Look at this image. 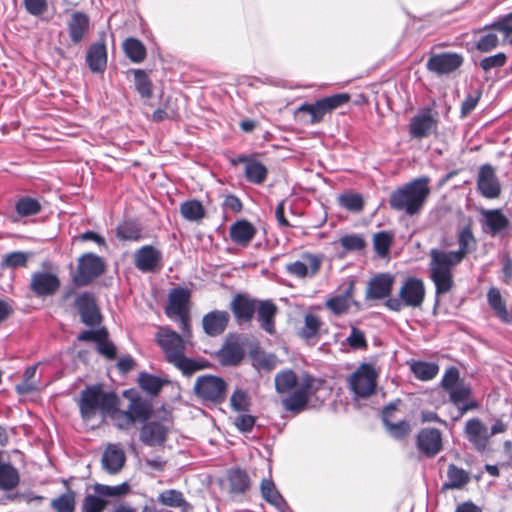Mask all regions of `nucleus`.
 Returning <instances> with one entry per match:
<instances>
[{
  "mask_svg": "<svg viewBox=\"0 0 512 512\" xmlns=\"http://www.w3.org/2000/svg\"><path fill=\"white\" fill-rule=\"evenodd\" d=\"M275 389L279 394L291 392L282 399V405L286 411L294 414L306 408H317L325 400L324 381L309 374L303 375L298 381L295 372L290 369L275 375Z\"/></svg>",
  "mask_w": 512,
  "mask_h": 512,
  "instance_id": "nucleus-1",
  "label": "nucleus"
},
{
  "mask_svg": "<svg viewBox=\"0 0 512 512\" xmlns=\"http://www.w3.org/2000/svg\"><path fill=\"white\" fill-rule=\"evenodd\" d=\"M457 243L458 249L454 251L433 248L429 252V273L435 285L436 296L447 294L452 290L454 267L477 247V241L470 226H465L458 232Z\"/></svg>",
  "mask_w": 512,
  "mask_h": 512,
  "instance_id": "nucleus-2",
  "label": "nucleus"
},
{
  "mask_svg": "<svg viewBox=\"0 0 512 512\" xmlns=\"http://www.w3.org/2000/svg\"><path fill=\"white\" fill-rule=\"evenodd\" d=\"M429 183V177L422 176L398 187L389 196L390 208L411 217L418 215L430 195Z\"/></svg>",
  "mask_w": 512,
  "mask_h": 512,
  "instance_id": "nucleus-3",
  "label": "nucleus"
},
{
  "mask_svg": "<svg viewBox=\"0 0 512 512\" xmlns=\"http://www.w3.org/2000/svg\"><path fill=\"white\" fill-rule=\"evenodd\" d=\"M155 341L162 349L166 360L175 365L185 376H191L201 369L193 359L187 358L183 338L168 327H160L155 335Z\"/></svg>",
  "mask_w": 512,
  "mask_h": 512,
  "instance_id": "nucleus-4",
  "label": "nucleus"
},
{
  "mask_svg": "<svg viewBox=\"0 0 512 512\" xmlns=\"http://www.w3.org/2000/svg\"><path fill=\"white\" fill-rule=\"evenodd\" d=\"M118 397L112 392H105L100 385L86 387L80 394L79 409L81 417L89 421L97 412L103 416L117 409Z\"/></svg>",
  "mask_w": 512,
  "mask_h": 512,
  "instance_id": "nucleus-5",
  "label": "nucleus"
},
{
  "mask_svg": "<svg viewBox=\"0 0 512 512\" xmlns=\"http://www.w3.org/2000/svg\"><path fill=\"white\" fill-rule=\"evenodd\" d=\"M425 285L417 277L406 278L398 292V298L386 299L384 305L391 311L400 312L403 308H420L425 299Z\"/></svg>",
  "mask_w": 512,
  "mask_h": 512,
  "instance_id": "nucleus-6",
  "label": "nucleus"
},
{
  "mask_svg": "<svg viewBox=\"0 0 512 512\" xmlns=\"http://www.w3.org/2000/svg\"><path fill=\"white\" fill-rule=\"evenodd\" d=\"M349 99L350 96L347 93L334 94L311 104L305 103L298 108V112L307 113L310 116V123L316 124L322 121L327 113L346 104Z\"/></svg>",
  "mask_w": 512,
  "mask_h": 512,
  "instance_id": "nucleus-7",
  "label": "nucleus"
},
{
  "mask_svg": "<svg viewBox=\"0 0 512 512\" xmlns=\"http://www.w3.org/2000/svg\"><path fill=\"white\" fill-rule=\"evenodd\" d=\"M227 384L217 376H199L194 385L195 394L206 402L221 403L225 400Z\"/></svg>",
  "mask_w": 512,
  "mask_h": 512,
  "instance_id": "nucleus-8",
  "label": "nucleus"
},
{
  "mask_svg": "<svg viewBox=\"0 0 512 512\" xmlns=\"http://www.w3.org/2000/svg\"><path fill=\"white\" fill-rule=\"evenodd\" d=\"M105 270V264L101 257L87 253L78 260L77 272L73 281L77 286H86L95 278L99 277Z\"/></svg>",
  "mask_w": 512,
  "mask_h": 512,
  "instance_id": "nucleus-9",
  "label": "nucleus"
},
{
  "mask_svg": "<svg viewBox=\"0 0 512 512\" xmlns=\"http://www.w3.org/2000/svg\"><path fill=\"white\" fill-rule=\"evenodd\" d=\"M377 373L370 364H362L350 377V389L358 397L366 398L374 393Z\"/></svg>",
  "mask_w": 512,
  "mask_h": 512,
  "instance_id": "nucleus-10",
  "label": "nucleus"
},
{
  "mask_svg": "<svg viewBox=\"0 0 512 512\" xmlns=\"http://www.w3.org/2000/svg\"><path fill=\"white\" fill-rule=\"evenodd\" d=\"M416 446L420 453L432 458L443 448L442 433L437 428H423L417 434Z\"/></svg>",
  "mask_w": 512,
  "mask_h": 512,
  "instance_id": "nucleus-11",
  "label": "nucleus"
},
{
  "mask_svg": "<svg viewBox=\"0 0 512 512\" xmlns=\"http://www.w3.org/2000/svg\"><path fill=\"white\" fill-rule=\"evenodd\" d=\"M437 127V119L431 114L430 109H425L411 118L409 133L414 139H423L435 132Z\"/></svg>",
  "mask_w": 512,
  "mask_h": 512,
  "instance_id": "nucleus-12",
  "label": "nucleus"
},
{
  "mask_svg": "<svg viewBox=\"0 0 512 512\" xmlns=\"http://www.w3.org/2000/svg\"><path fill=\"white\" fill-rule=\"evenodd\" d=\"M477 187L480 194L488 199L497 198L501 187L494 168L490 164H484L479 168Z\"/></svg>",
  "mask_w": 512,
  "mask_h": 512,
  "instance_id": "nucleus-13",
  "label": "nucleus"
},
{
  "mask_svg": "<svg viewBox=\"0 0 512 512\" xmlns=\"http://www.w3.org/2000/svg\"><path fill=\"white\" fill-rule=\"evenodd\" d=\"M395 277L390 273H379L372 277L367 285L365 297L368 300L390 298Z\"/></svg>",
  "mask_w": 512,
  "mask_h": 512,
  "instance_id": "nucleus-14",
  "label": "nucleus"
},
{
  "mask_svg": "<svg viewBox=\"0 0 512 512\" xmlns=\"http://www.w3.org/2000/svg\"><path fill=\"white\" fill-rule=\"evenodd\" d=\"M258 300L247 294H236L230 302V309L238 324L249 323L254 317Z\"/></svg>",
  "mask_w": 512,
  "mask_h": 512,
  "instance_id": "nucleus-15",
  "label": "nucleus"
},
{
  "mask_svg": "<svg viewBox=\"0 0 512 512\" xmlns=\"http://www.w3.org/2000/svg\"><path fill=\"white\" fill-rule=\"evenodd\" d=\"M321 262L322 260L319 256L304 253L300 260L287 264L286 271L297 278L313 277L318 273Z\"/></svg>",
  "mask_w": 512,
  "mask_h": 512,
  "instance_id": "nucleus-16",
  "label": "nucleus"
},
{
  "mask_svg": "<svg viewBox=\"0 0 512 512\" xmlns=\"http://www.w3.org/2000/svg\"><path fill=\"white\" fill-rule=\"evenodd\" d=\"M67 29L72 44H80L86 39L90 30L89 16L84 12L74 11L67 22Z\"/></svg>",
  "mask_w": 512,
  "mask_h": 512,
  "instance_id": "nucleus-17",
  "label": "nucleus"
},
{
  "mask_svg": "<svg viewBox=\"0 0 512 512\" xmlns=\"http://www.w3.org/2000/svg\"><path fill=\"white\" fill-rule=\"evenodd\" d=\"M162 253L151 245L138 249L134 254V265L142 272H152L160 267Z\"/></svg>",
  "mask_w": 512,
  "mask_h": 512,
  "instance_id": "nucleus-18",
  "label": "nucleus"
},
{
  "mask_svg": "<svg viewBox=\"0 0 512 512\" xmlns=\"http://www.w3.org/2000/svg\"><path fill=\"white\" fill-rule=\"evenodd\" d=\"M169 426L161 421H150L143 425L140 440L147 446H160L167 438Z\"/></svg>",
  "mask_w": 512,
  "mask_h": 512,
  "instance_id": "nucleus-19",
  "label": "nucleus"
},
{
  "mask_svg": "<svg viewBox=\"0 0 512 512\" xmlns=\"http://www.w3.org/2000/svg\"><path fill=\"white\" fill-rule=\"evenodd\" d=\"M190 297L191 292L187 288L177 287L171 289L168 294V302L165 308V314L169 318H173L175 315L189 312L188 303Z\"/></svg>",
  "mask_w": 512,
  "mask_h": 512,
  "instance_id": "nucleus-20",
  "label": "nucleus"
},
{
  "mask_svg": "<svg viewBox=\"0 0 512 512\" xmlns=\"http://www.w3.org/2000/svg\"><path fill=\"white\" fill-rule=\"evenodd\" d=\"M60 287L58 277L49 272H36L32 275L30 289L39 297L53 295Z\"/></svg>",
  "mask_w": 512,
  "mask_h": 512,
  "instance_id": "nucleus-21",
  "label": "nucleus"
},
{
  "mask_svg": "<svg viewBox=\"0 0 512 512\" xmlns=\"http://www.w3.org/2000/svg\"><path fill=\"white\" fill-rule=\"evenodd\" d=\"M75 305L81 317V321L87 326H95L100 323L101 316L94 298L89 293H83L75 300Z\"/></svg>",
  "mask_w": 512,
  "mask_h": 512,
  "instance_id": "nucleus-22",
  "label": "nucleus"
},
{
  "mask_svg": "<svg viewBox=\"0 0 512 512\" xmlns=\"http://www.w3.org/2000/svg\"><path fill=\"white\" fill-rule=\"evenodd\" d=\"M463 63V57L456 53L435 55L428 60L427 67L438 74H448L458 69Z\"/></svg>",
  "mask_w": 512,
  "mask_h": 512,
  "instance_id": "nucleus-23",
  "label": "nucleus"
},
{
  "mask_svg": "<svg viewBox=\"0 0 512 512\" xmlns=\"http://www.w3.org/2000/svg\"><path fill=\"white\" fill-rule=\"evenodd\" d=\"M152 414L151 404L142 398H133L126 411H121L125 425L131 426L136 421L145 422Z\"/></svg>",
  "mask_w": 512,
  "mask_h": 512,
  "instance_id": "nucleus-24",
  "label": "nucleus"
},
{
  "mask_svg": "<svg viewBox=\"0 0 512 512\" xmlns=\"http://www.w3.org/2000/svg\"><path fill=\"white\" fill-rule=\"evenodd\" d=\"M230 316L227 311L213 310L202 318L204 332L209 336H218L226 329Z\"/></svg>",
  "mask_w": 512,
  "mask_h": 512,
  "instance_id": "nucleus-25",
  "label": "nucleus"
},
{
  "mask_svg": "<svg viewBox=\"0 0 512 512\" xmlns=\"http://www.w3.org/2000/svg\"><path fill=\"white\" fill-rule=\"evenodd\" d=\"M277 306L271 300H258L256 307L260 328L270 335L275 333V316Z\"/></svg>",
  "mask_w": 512,
  "mask_h": 512,
  "instance_id": "nucleus-26",
  "label": "nucleus"
},
{
  "mask_svg": "<svg viewBox=\"0 0 512 512\" xmlns=\"http://www.w3.org/2000/svg\"><path fill=\"white\" fill-rule=\"evenodd\" d=\"M465 433L468 440L477 450L482 451L487 447L489 431L481 420L474 418L467 421L465 425Z\"/></svg>",
  "mask_w": 512,
  "mask_h": 512,
  "instance_id": "nucleus-27",
  "label": "nucleus"
},
{
  "mask_svg": "<svg viewBox=\"0 0 512 512\" xmlns=\"http://www.w3.org/2000/svg\"><path fill=\"white\" fill-rule=\"evenodd\" d=\"M86 63L93 73H103L107 67V49L103 41L91 44L86 53Z\"/></svg>",
  "mask_w": 512,
  "mask_h": 512,
  "instance_id": "nucleus-28",
  "label": "nucleus"
},
{
  "mask_svg": "<svg viewBox=\"0 0 512 512\" xmlns=\"http://www.w3.org/2000/svg\"><path fill=\"white\" fill-rule=\"evenodd\" d=\"M126 457L119 444H109L102 455V466L110 474L118 473L124 466Z\"/></svg>",
  "mask_w": 512,
  "mask_h": 512,
  "instance_id": "nucleus-29",
  "label": "nucleus"
},
{
  "mask_svg": "<svg viewBox=\"0 0 512 512\" xmlns=\"http://www.w3.org/2000/svg\"><path fill=\"white\" fill-rule=\"evenodd\" d=\"M484 231L491 235L502 232L509 226V220L499 209L483 210Z\"/></svg>",
  "mask_w": 512,
  "mask_h": 512,
  "instance_id": "nucleus-30",
  "label": "nucleus"
},
{
  "mask_svg": "<svg viewBox=\"0 0 512 512\" xmlns=\"http://www.w3.org/2000/svg\"><path fill=\"white\" fill-rule=\"evenodd\" d=\"M262 497L279 512H287L289 506L271 479H263L260 485Z\"/></svg>",
  "mask_w": 512,
  "mask_h": 512,
  "instance_id": "nucleus-31",
  "label": "nucleus"
},
{
  "mask_svg": "<svg viewBox=\"0 0 512 512\" xmlns=\"http://www.w3.org/2000/svg\"><path fill=\"white\" fill-rule=\"evenodd\" d=\"M256 234L255 227L246 220L236 221L230 227L231 240L240 246H247Z\"/></svg>",
  "mask_w": 512,
  "mask_h": 512,
  "instance_id": "nucleus-32",
  "label": "nucleus"
},
{
  "mask_svg": "<svg viewBox=\"0 0 512 512\" xmlns=\"http://www.w3.org/2000/svg\"><path fill=\"white\" fill-rule=\"evenodd\" d=\"M19 482L20 476L17 469L10 462L3 460V453L0 451V489L13 490Z\"/></svg>",
  "mask_w": 512,
  "mask_h": 512,
  "instance_id": "nucleus-33",
  "label": "nucleus"
},
{
  "mask_svg": "<svg viewBox=\"0 0 512 512\" xmlns=\"http://www.w3.org/2000/svg\"><path fill=\"white\" fill-rule=\"evenodd\" d=\"M471 388L469 385L464 382H460L458 386L452 389L449 392L450 401L455 405L463 404L460 407L461 414L466 413L469 410L477 408V403L475 401H468L471 396Z\"/></svg>",
  "mask_w": 512,
  "mask_h": 512,
  "instance_id": "nucleus-34",
  "label": "nucleus"
},
{
  "mask_svg": "<svg viewBox=\"0 0 512 512\" xmlns=\"http://www.w3.org/2000/svg\"><path fill=\"white\" fill-rule=\"evenodd\" d=\"M158 502L162 505L180 508L181 512H192L193 506L187 502L183 493L176 489H168L161 492L157 498Z\"/></svg>",
  "mask_w": 512,
  "mask_h": 512,
  "instance_id": "nucleus-35",
  "label": "nucleus"
},
{
  "mask_svg": "<svg viewBox=\"0 0 512 512\" xmlns=\"http://www.w3.org/2000/svg\"><path fill=\"white\" fill-rule=\"evenodd\" d=\"M353 284H350L342 294L336 295L326 301V307L336 315H341L350 308L353 297Z\"/></svg>",
  "mask_w": 512,
  "mask_h": 512,
  "instance_id": "nucleus-36",
  "label": "nucleus"
},
{
  "mask_svg": "<svg viewBox=\"0 0 512 512\" xmlns=\"http://www.w3.org/2000/svg\"><path fill=\"white\" fill-rule=\"evenodd\" d=\"M321 327L320 318L313 313H307L304 316V324L299 330V336L307 342H315L319 337Z\"/></svg>",
  "mask_w": 512,
  "mask_h": 512,
  "instance_id": "nucleus-37",
  "label": "nucleus"
},
{
  "mask_svg": "<svg viewBox=\"0 0 512 512\" xmlns=\"http://www.w3.org/2000/svg\"><path fill=\"white\" fill-rule=\"evenodd\" d=\"M447 479V482L443 484V489H461L470 481V474L466 470L450 464L447 469Z\"/></svg>",
  "mask_w": 512,
  "mask_h": 512,
  "instance_id": "nucleus-38",
  "label": "nucleus"
},
{
  "mask_svg": "<svg viewBox=\"0 0 512 512\" xmlns=\"http://www.w3.org/2000/svg\"><path fill=\"white\" fill-rule=\"evenodd\" d=\"M123 49L126 54V56L133 62V63H141L146 58V48L143 45V43L133 37L127 38L123 42Z\"/></svg>",
  "mask_w": 512,
  "mask_h": 512,
  "instance_id": "nucleus-39",
  "label": "nucleus"
},
{
  "mask_svg": "<svg viewBox=\"0 0 512 512\" xmlns=\"http://www.w3.org/2000/svg\"><path fill=\"white\" fill-rule=\"evenodd\" d=\"M182 217L190 222H198L205 216V209L198 200H187L180 205Z\"/></svg>",
  "mask_w": 512,
  "mask_h": 512,
  "instance_id": "nucleus-40",
  "label": "nucleus"
},
{
  "mask_svg": "<svg viewBox=\"0 0 512 512\" xmlns=\"http://www.w3.org/2000/svg\"><path fill=\"white\" fill-rule=\"evenodd\" d=\"M51 508L55 512H74L76 508V493L67 489V491L51 500Z\"/></svg>",
  "mask_w": 512,
  "mask_h": 512,
  "instance_id": "nucleus-41",
  "label": "nucleus"
},
{
  "mask_svg": "<svg viewBox=\"0 0 512 512\" xmlns=\"http://www.w3.org/2000/svg\"><path fill=\"white\" fill-rule=\"evenodd\" d=\"M487 300L495 314L504 322L509 321V313L502 299L499 289L492 287L487 293Z\"/></svg>",
  "mask_w": 512,
  "mask_h": 512,
  "instance_id": "nucleus-42",
  "label": "nucleus"
},
{
  "mask_svg": "<svg viewBox=\"0 0 512 512\" xmlns=\"http://www.w3.org/2000/svg\"><path fill=\"white\" fill-rule=\"evenodd\" d=\"M42 209L39 200L30 196L20 197L15 203V210L20 217H28L38 214Z\"/></svg>",
  "mask_w": 512,
  "mask_h": 512,
  "instance_id": "nucleus-43",
  "label": "nucleus"
},
{
  "mask_svg": "<svg viewBox=\"0 0 512 512\" xmlns=\"http://www.w3.org/2000/svg\"><path fill=\"white\" fill-rule=\"evenodd\" d=\"M244 357V351L237 343H229L225 345L220 353V361L224 365H237Z\"/></svg>",
  "mask_w": 512,
  "mask_h": 512,
  "instance_id": "nucleus-44",
  "label": "nucleus"
},
{
  "mask_svg": "<svg viewBox=\"0 0 512 512\" xmlns=\"http://www.w3.org/2000/svg\"><path fill=\"white\" fill-rule=\"evenodd\" d=\"M414 376L422 381L433 379L439 371V366L432 362L417 361L411 365Z\"/></svg>",
  "mask_w": 512,
  "mask_h": 512,
  "instance_id": "nucleus-45",
  "label": "nucleus"
},
{
  "mask_svg": "<svg viewBox=\"0 0 512 512\" xmlns=\"http://www.w3.org/2000/svg\"><path fill=\"white\" fill-rule=\"evenodd\" d=\"M245 177L251 183L262 184L267 177V168L258 161H247L245 166Z\"/></svg>",
  "mask_w": 512,
  "mask_h": 512,
  "instance_id": "nucleus-46",
  "label": "nucleus"
},
{
  "mask_svg": "<svg viewBox=\"0 0 512 512\" xmlns=\"http://www.w3.org/2000/svg\"><path fill=\"white\" fill-rule=\"evenodd\" d=\"M231 490L236 493H244L250 486L247 473L241 469L231 470L228 474Z\"/></svg>",
  "mask_w": 512,
  "mask_h": 512,
  "instance_id": "nucleus-47",
  "label": "nucleus"
},
{
  "mask_svg": "<svg viewBox=\"0 0 512 512\" xmlns=\"http://www.w3.org/2000/svg\"><path fill=\"white\" fill-rule=\"evenodd\" d=\"M116 236L124 241H136L141 237V228L136 222L125 221L116 228Z\"/></svg>",
  "mask_w": 512,
  "mask_h": 512,
  "instance_id": "nucleus-48",
  "label": "nucleus"
},
{
  "mask_svg": "<svg viewBox=\"0 0 512 512\" xmlns=\"http://www.w3.org/2000/svg\"><path fill=\"white\" fill-rule=\"evenodd\" d=\"M393 242V234L386 231H380L373 236V247L380 257H385L389 253L390 246Z\"/></svg>",
  "mask_w": 512,
  "mask_h": 512,
  "instance_id": "nucleus-49",
  "label": "nucleus"
},
{
  "mask_svg": "<svg viewBox=\"0 0 512 512\" xmlns=\"http://www.w3.org/2000/svg\"><path fill=\"white\" fill-rule=\"evenodd\" d=\"M135 88L143 98L152 96V82L144 70L136 69L133 71Z\"/></svg>",
  "mask_w": 512,
  "mask_h": 512,
  "instance_id": "nucleus-50",
  "label": "nucleus"
},
{
  "mask_svg": "<svg viewBox=\"0 0 512 512\" xmlns=\"http://www.w3.org/2000/svg\"><path fill=\"white\" fill-rule=\"evenodd\" d=\"M139 386L146 392L152 395H156L162 388L163 382L160 378L148 374L140 373L138 377Z\"/></svg>",
  "mask_w": 512,
  "mask_h": 512,
  "instance_id": "nucleus-51",
  "label": "nucleus"
},
{
  "mask_svg": "<svg viewBox=\"0 0 512 512\" xmlns=\"http://www.w3.org/2000/svg\"><path fill=\"white\" fill-rule=\"evenodd\" d=\"M385 428L391 435V437L402 440L411 432V425L406 420H401L399 422H387L384 423Z\"/></svg>",
  "mask_w": 512,
  "mask_h": 512,
  "instance_id": "nucleus-52",
  "label": "nucleus"
},
{
  "mask_svg": "<svg viewBox=\"0 0 512 512\" xmlns=\"http://www.w3.org/2000/svg\"><path fill=\"white\" fill-rule=\"evenodd\" d=\"M28 260V254L21 251L12 252L9 254H6L2 261H1V267L3 269L10 268L14 269L17 267H24L27 264Z\"/></svg>",
  "mask_w": 512,
  "mask_h": 512,
  "instance_id": "nucleus-53",
  "label": "nucleus"
},
{
  "mask_svg": "<svg viewBox=\"0 0 512 512\" xmlns=\"http://www.w3.org/2000/svg\"><path fill=\"white\" fill-rule=\"evenodd\" d=\"M340 245L348 251H360L366 246V241L360 234H347L339 239Z\"/></svg>",
  "mask_w": 512,
  "mask_h": 512,
  "instance_id": "nucleus-54",
  "label": "nucleus"
},
{
  "mask_svg": "<svg viewBox=\"0 0 512 512\" xmlns=\"http://www.w3.org/2000/svg\"><path fill=\"white\" fill-rule=\"evenodd\" d=\"M499 44L498 36L495 32H487L481 35L476 42V49L482 53H487L495 49Z\"/></svg>",
  "mask_w": 512,
  "mask_h": 512,
  "instance_id": "nucleus-55",
  "label": "nucleus"
},
{
  "mask_svg": "<svg viewBox=\"0 0 512 512\" xmlns=\"http://www.w3.org/2000/svg\"><path fill=\"white\" fill-rule=\"evenodd\" d=\"M253 364L258 369L270 371L275 368L277 364V358L273 354L256 352L253 355Z\"/></svg>",
  "mask_w": 512,
  "mask_h": 512,
  "instance_id": "nucleus-56",
  "label": "nucleus"
},
{
  "mask_svg": "<svg viewBox=\"0 0 512 512\" xmlns=\"http://www.w3.org/2000/svg\"><path fill=\"white\" fill-rule=\"evenodd\" d=\"M230 404L233 410L245 412L249 410L250 399L245 391L237 389L231 396Z\"/></svg>",
  "mask_w": 512,
  "mask_h": 512,
  "instance_id": "nucleus-57",
  "label": "nucleus"
},
{
  "mask_svg": "<svg viewBox=\"0 0 512 512\" xmlns=\"http://www.w3.org/2000/svg\"><path fill=\"white\" fill-rule=\"evenodd\" d=\"M96 493L102 496L114 497V496H122L128 493L129 485L127 483H122L116 486H108L97 484L94 487Z\"/></svg>",
  "mask_w": 512,
  "mask_h": 512,
  "instance_id": "nucleus-58",
  "label": "nucleus"
},
{
  "mask_svg": "<svg viewBox=\"0 0 512 512\" xmlns=\"http://www.w3.org/2000/svg\"><path fill=\"white\" fill-rule=\"evenodd\" d=\"M340 205L352 212H359L363 208V198L359 194H344L339 198Z\"/></svg>",
  "mask_w": 512,
  "mask_h": 512,
  "instance_id": "nucleus-59",
  "label": "nucleus"
},
{
  "mask_svg": "<svg viewBox=\"0 0 512 512\" xmlns=\"http://www.w3.org/2000/svg\"><path fill=\"white\" fill-rule=\"evenodd\" d=\"M507 60V56L503 52H499L495 55L485 57L479 63V66L484 71H489L493 68H500L505 65Z\"/></svg>",
  "mask_w": 512,
  "mask_h": 512,
  "instance_id": "nucleus-60",
  "label": "nucleus"
},
{
  "mask_svg": "<svg viewBox=\"0 0 512 512\" xmlns=\"http://www.w3.org/2000/svg\"><path fill=\"white\" fill-rule=\"evenodd\" d=\"M107 502L102 498L88 494L83 501V512H103Z\"/></svg>",
  "mask_w": 512,
  "mask_h": 512,
  "instance_id": "nucleus-61",
  "label": "nucleus"
},
{
  "mask_svg": "<svg viewBox=\"0 0 512 512\" xmlns=\"http://www.w3.org/2000/svg\"><path fill=\"white\" fill-rule=\"evenodd\" d=\"M460 384L459 382V371L455 367H450L446 370L441 380V386L448 393Z\"/></svg>",
  "mask_w": 512,
  "mask_h": 512,
  "instance_id": "nucleus-62",
  "label": "nucleus"
},
{
  "mask_svg": "<svg viewBox=\"0 0 512 512\" xmlns=\"http://www.w3.org/2000/svg\"><path fill=\"white\" fill-rule=\"evenodd\" d=\"M348 345L353 349H366L367 341L363 331L352 327L350 335L346 339Z\"/></svg>",
  "mask_w": 512,
  "mask_h": 512,
  "instance_id": "nucleus-63",
  "label": "nucleus"
},
{
  "mask_svg": "<svg viewBox=\"0 0 512 512\" xmlns=\"http://www.w3.org/2000/svg\"><path fill=\"white\" fill-rule=\"evenodd\" d=\"M23 5L28 14L38 17L48 9L47 0H23Z\"/></svg>",
  "mask_w": 512,
  "mask_h": 512,
  "instance_id": "nucleus-64",
  "label": "nucleus"
}]
</instances>
